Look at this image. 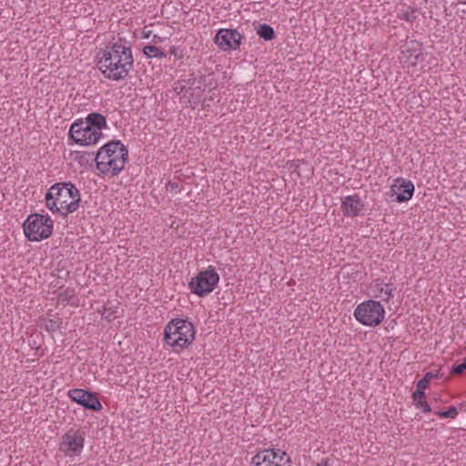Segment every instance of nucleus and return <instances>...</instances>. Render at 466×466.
<instances>
[{"label":"nucleus","mask_w":466,"mask_h":466,"mask_svg":"<svg viewBox=\"0 0 466 466\" xmlns=\"http://www.w3.org/2000/svg\"><path fill=\"white\" fill-rule=\"evenodd\" d=\"M375 288L380 293H382L384 290V287H382L381 284L379 283V279L376 280Z\"/></svg>","instance_id":"obj_31"},{"label":"nucleus","mask_w":466,"mask_h":466,"mask_svg":"<svg viewBox=\"0 0 466 466\" xmlns=\"http://www.w3.org/2000/svg\"><path fill=\"white\" fill-rule=\"evenodd\" d=\"M180 81L184 83L186 86H194L197 83V77H195L193 75H190V77L187 79H182Z\"/></svg>","instance_id":"obj_29"},{"label":"nucleus","mask_w":466,"mask_h":466,"mask_svg":"<svg viewBox=\"0 0 466 466\" xmlns=\"http://www.w3.org/2000/svg\"><path fill=\"white\" fill-rule=\"evenodd\" d=\"M466 371V358L463 362L458 365H453L451 369V375H461Z\"/></svg>","instance_id":"obj_24"},{"label":"nucleus","mask_w":466,"mask_h":466,"mask_svg":"<svg viewBox=\"0 0 466 466\" xmlns=\"http://www.w3.org/2000/svg\"><path fill=\"white\" fill-rule=\"evenodd\" d=\"M251 466H291L290 458L279 449H265L251 459Z\"/></svg>","instance_id":"obj_9"},{"label":"nucleus","mask_w":466,"mask_h":466,"mask_svg":"<svg viewBox=\"0 0 466 466\" xmlns=\"http://www.w3.org/2000/svg\"><path fill=\"white\" fill-rule=\"evenodd\" d=\"M364 208V202L358 194L347 196L341 200V210L346 217H357Z\"/></svg>","instance_id":"obj_15"},{"label":"nucleus","mask_w":466,"mask_h":466,"mask_svg":"<svg viewBox=\"0 0 466 466\" xmlns=\"http://www.w3.org/2000/svg\"><path fill=\"white\" fill-rule=\"evenodd\" d=\"M257 34L265 41L273 40L276 37L275 31L272 26L268 24H260L257 27Z\"/></svg>","instance_id":"obj_18"},{"label":"nucleus","mask_w":466,"mask_h":466,"mask_svg":"<svg viewBox=\"0 0 466 466\" xmlns=\"http://www.w3.org/2000/svg\"><path fill=\"white\" fill-rule=\"evenodd\" d=\"M169 53L173 55L177 59L183 57V52L174 46H171Z\"/></svg>","instance_id":"obj_26"},{"label":"nucleus","mask_w":466,"mask_h":466,"mask_svg":"<svg viewBox=\"0 0 466 466\" xmlns=\"http://www.w3.org/2000/svg\"><path fill=\"white\" fill-rule=\"evenodd\" d=\"M143 53L148 58H163L166 57V53L155 46H146L143 48Z\"/></svg>","instance_id":"obj_19"},{"label":"nucleus","mask_w":466,"mask_h":466,"mask_svg":"<svg viewBox=\"0 0 466 466\" xmlns=\"http://www.w3.org/2000/svg\"><path fill=\"white\" fill-rule=\"evenodd\" d=\"M127 158L126 146L119 140H112L98 149L94 160L100 174L114 177L125 168Z\"/></svg>","instance_id":"obj_2"},{"label":"nucleus","mask_w":466,"mask_h":466,"mask_svg":"<svg viewBox=\"0 0 466 466\" xmlns=\"http://www.w3.org/2000/svg\"><path fill=\"white\" fill-rule=\"evenodd\" d=\"M101 56L98 60L108 61L107 64L112 62L122 63L123 65L132 66L134 64L131 47L123 44L121 40L116 43H110L103 50H101Z\"/></svg>","instance_id":"obj_7"},{"label":"nucleus","mask_w":466,"mask_h":466,"mask_svg":"<svg viewBox=\"0 0 466 466\" xmlns=\"http://www.w3.org/2000/svg\"><path fill=\"white\" fill-rule=\"evenodd\" d=\"M412 400L415 406H419L424 400L425 392L424 389L417 388L416 390L412 393Z\"/></svg>","instance_id":"obj_22"},{"label":"nucleus","mask_w":466,"mask_h":466,"mask_svg":"<svg viewBox=\"0 0 466 466\" xmlns=\"http://www.w3.org/2000/svg\"><path fill=\"white\" fill-rule=\"evenodd\" d=\"M107 63L108 61L98 60L97 67L106 78L113 81H120L125 79L128 76L130 70L133 68L132 66L123 65L122 63Z\"/></svg>","instance_id":"obj_13"},{"label":"nucleus","mask_w":466,"mask_h":466,"mask_svg":"<svg viewBox=\"0 0 466 466\" xmlns=\"http://www.w3.org/2000/svg\"><path fill=\"white\" fill-rule=\"evenodd\" d=\"M194 325L183 319H171L164 330V341L168 346L180 349L188 347L195 339Z\"/></svg>","instance_id":"obj_3"},{"label":"nucleus","mask_w":466,"mask_h":466,"mask_svg":"<svg viewBox=\"0 0 466 466\" xmlns=\"http://www.w3.org/2000/svg\"><path fill=\"white\" fill-rule=\"evenodd\" d=\"M220 277L215 268L209 266L207 269L202 270L192 278L188 283L190 291L198 296L205 297L211 293L219 282Z\"/></svg>","instance_id":"obj_6"},{"label":"nucleus","mask_w":466,"mask_h":466,"mask_svg":"<svg viewBox=\"0 0 466 466\" xmlns=\"http://www.w3.org/2000/svg\"><path fill=\"white\" fill-rule=\"evenodd\" d=\"M174 91L177 95L182 94L184 91H186V85L184 83H182L180 80L176 82L175 86H174Z\"/></svg>","instance_id":"obj_25"},{"label":"nucleus","mask_w":466,"mask_h":466,"mask_svg":"<svg viewBox=\"0 0 466 466\" xmlns=\"http://www.w3.org/2000/svg\"><path fill=\"white\" fill-rule=\"evenodd\" d=\"M51 317H41L39 319V326L44 328L48 333L58 330L63 324L62 319L57 315H52Z\"/></svg>","instance_id":"obj_17"},{"label":"nucleus","mask_w":466,"mask_h":466,"mask_svg":"<svg viewBox=\"0 0 466 466\" xmlns=\"http://www.w3.org/2000/svg\"><path fill=\"white\" fill-rule=\"evenodd\" d=\"M383 292L387 295V297L383 300L389 302L390 298H392V289L389 284L385 285Z\"/></svg>","instance_id":"obj_28"},{"label":"nucleus","mask_w":466,"mask_h":466,"mask_svg":"<svg viewBox=\"0 0 466 466\" xmlns=\"http://www.w3.org/2000/svg\"><path fill=\"white\" fill-rule=\"evenodd\" d=\"M205 78H206V76H201L199 77V79H197V82H198L199 84H202V83H204V82H205Z\"/></svg>","instance_id":"obj_33"},{"label":"nucleus","mask_w":466,"mask_h":466,"mask_svg":"<svg viewBox=\"0 0 466 466\" xmlns=\"http://www.w3.org/2000/svg\"><path fill=\"white\" fill-rule=\"evenodd\" d=\"M437 414L441 417V418H451V419H455L458 415V410L456 407L454 406H451L448 410H445V411H438Z\"/></svg>","instance_id":"obj_23"},{"label":"nucleus","mask_w":466,"mask_h":466,"mask_svg":"<svg viewBox=\"0 0 466 466\" xmlns=\"http://www.w3.org/2000/svg\"><path fill=\"white\" fill-rule=\"evenodd\" d=\"M67 395L72 401L81 405L86 410L99 411L103 408L99 399L91 391L83 389H73L68 391Z\"/></svg>","instance_id":"obj_11"},{"label":"nucleus","mask_w":466,"mask_h":466,"mask_svg":"<svg viewBox=\"0 0 466 466\" xmlns=\"http://www.w3.org/2000/svg\"><path fill=\"white\" fill-rule=\"evenodd\" d=\"M167 186L170 187L171 190H176L178 187L177 183H170L169 182Z\"/></svg>","instance_id":"obj_32"},{"label":"nucleus","mask_w":466,"mask_h":466,"mask_svg":"<svg viewBox=\"0 0 466 466\" xmlns=\"http://www.w3.org/2000/svg\"><path fill=\"white\" fill-rule=\"evenodd\" d=\"M318 466H329V465L327 462H325V463L322 462L321 464H319Z\"/></svg>","instance_id":"obj_34"},{"label":"nucleus","mask_w":466,"mask_h":466,"mask_svg":"<svg viewBox=\"0 0 466 466\" xmlns=\"http://www.w3.org/2000/svg\"><path fill=\"white\" fill-rule=\"evenodd\" d=\"M86 127H91L96 131L102 132L103 128L106 127V119L100 113L93 112L87 115L85 120Z\"/></svg>","instance_id":"obj_16"},{"label":"nucleus","mask_w":466,"mask_h":466,"mask_svg":"<svg viewBox=\"0 0 466 466\" xmlns=\"http://www.w3.org/2000/svg\"><path fill=\"white\" fill-rule=\"evenodd\" d=\"M418 11V9L413 7H409L407 10L402 11L400 14L398 15V17L400 19L405 20L407 22L412 23L416 16L414 14Z\"/></svg>","instance_id":"obj_21"},{"label":"nucleus","mask_w":466,"mask_h":466,"mask_svg":"<svg viewBox=\"0 0 466 466\" xmlns=\"http://www.w3.org/2000/svg\"><path fill=\"white\" fill-rule=\"evenodd\" d=\"M83 119L75 121L69 129V137L80 146H92L96 144L102 137V132L96 131L91 127H86Z\"/></svg>","instance_id":"obj_8"},{"label":"nucleus","mask_w":466,"mask_h":466,"mask_svg":"<svg viewBox=\"0 0 466 466\" xmlns=\"http://www.w3.org/2000/svg\"><path fill=\"white\" fill-rule=\"evenodd\" d=\"M242 35L237 29H219L214 38L218 46L224 50H236L241 44Z\"/></svg>","instance_id":"obj_12"},{"label":"nucleus","mask_w":466,"mask_h":466,"mask_svg":"<svg viewBox=\"0 0 466 466\" xmlns=\"http://www.w3.org/2000/svg\"><path fill=\"white\" fill-rule=\"evenodd\" d=\"M80 192L71 182L54 184L46 194V207L53 212L67 216L79 208Z\"/></svg>","instance_id":"obj_1"},{"label":"nucleus","mask_w":466,"mask_h":466,"mask_svg":"<svg viewBox=\"0 0 466 466\" xmlns=\"http://www.w3.org/2000/svg\"><path fill=\"white\" fill-rule=\"evenodd\" d=\"M385 315V310L380 302L369 299L360 303L355 310V319L362 325L376 327L380 325Z\"/></svg>","instance_id":"obj_5"},{"label":"nucleus","mask_w":466,"mask_h":466,"mask_svg":"<svg viewBox=\"0 0 466 466\" xmlns=\"http://www.w3.org/2000/svg\"><path fill=\"white\" fill-rule=\"evenodd\" d=\"M416 408L420 409L424 413H429L431 411V406L426 400H423L419 404V406H416Z\"/></svg>","instance_id":"obj_27"},{"label":"nucleus","mask_w":466,"mask_h":466,"mask_svg":"<svg viewBox=\"0 0 466 466\" xmlns=\"http://www.w3.org/2000/svg\"><path fill=\"white\" fill-rule=\"evenodd\" d=\"M84 444V432L71 429L61 437L59 451L67 457H76L82 453Z\"/></svg>","instance_id":"obj_10"},{"label":"nucleus","mask_w":466,"mask_h":466,"mask_svg":"<svg viewBox=\"0 0 466 466\" xmlns=\"http://www.w3.org/2000/svg\"><path fill=\"white\" fill-rule=\"evenodd\" d=\"M442 377V374H440L439 371H437L436 373H433L431 371L430 372H427L424 377L422 379H420L418 382H417V388H420V389H426L429 384H430V381L432 380V379H435V378H441Z\"/></svg>","instance_id":"obj_20"},{"label":"nucleus","mask_w":466,"mask_h":466,"mask_svg":"<svg viewBox=\"0 0 466 466\" xmlns=\"http://www.w3.org/2000/svg\"><path fill=\"white\" fill-rule=\"evenodd\" d=\"M104 309H105V311L103 313V317L105 319L111 320L116 318V316H114V311H112L110 309L105 308Z\"/></svg>","instance_id":"obj_30"},{"label":"nucleus","mask_w":466,"mask_h":466,"mask_svg":"<svg viewBox=\"0 0 466 466\" xmlns=\"http://www.w3.org/2000/svg\"><path fill=\"white\" fill-rule=\"evenodd\" d=\"M24 232L31 241L47 238L53 231V220L48 216L31 214L24 222Z\"/></svg>","instance_id":"obj_4"},{"label":"nucleus","mask_w":466,"mask_h":466,"mask_svg":"<svg viewBox=\"0 0 466 466\" xmlns=\"http://www.w3.org/2000/svg\"><path fill=\"white\" fill-rule=\"evenodd\" d=\"M414 193V185L410 180L398 177L390 187V195L395 197L393 201L402 203L410 200Z\"/></svg>","instance_id":"obj_14"}]
</instances>
